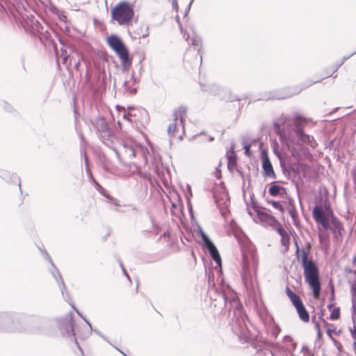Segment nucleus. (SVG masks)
Instances as JSON below:
<instances>
[{"label": "nucleus", "mask_w": 356, "mask_h": 356, "mask_svg": "<svg viewBox=\"0 0 356 356\" xmlns=\"http://www.w3.org/2000/svg\"><path fill=\"white\" fill-rule=\"evenodd\" d=\"M238 312L241 314V312ZM232 330L241 341H248L251 339L245 317L242 314L233 322Z\"/></svg>", "instance_id": "nucleus-8"}, {"label": "nucleus", "mask_w": 356, "mask_h": 356, "mask_svg": "<svg viewBox=\"0 0 356 356\" xmlns=\"http://www.w3.org/2000/svg\"><path fill=\"white\" fill-rule=\"evenodd\" d=\"M67 56H63V63H65L67 62Z\"/></svg>", "instance_id": "nucleus-40"}, {"label": "nucleus", "mask_w": 356, "mask_h": 356, "mask_svg": "<svg viewBox=\"0 0 356 356\" xmlns=\"http://www.w3.org/2000/svg\"><path fill=\"white\" fill-rule=\"evenodd\" d=\"M280 332V329L277 325H273L271 330V335L276 338Z\"/></svg>", "instance_id": "nucleus-24"}, {"label": "nucleus", "mask_w": 356, "mask_h": 356, "mask_svg": "<svg viewBox=\"0 0 356 356\" xmlns=\"http://www.w3.org/2000/svg\"><path fill=\"white\" fill-rule=\"evenodd\" d=\"M275 230L281 236L282 245L284 247H285L286 250H287L290 244V237L288 233L286 232V231L284 229L281 225L279 227H277V228Z\"/></svg>", "instance_id": "nucleus-15"}, {"label": "nucleus", "mask_w": 356, "mask_h": 356, "mask_svg": "<svg viewBox=\"0 0 356 356\" xmlns=\"http://www.w3.org/2000/svg\"><path fill=\"white\" fill-rule=\"evenodd\" d=\"M95 184L96 185V188L98 190V191L102 193L103 195H104L105 197L109 198V199H111L108 195H107L105 193V190L98 184L97 183L96 181H95Z\"/></svg>", "instance_id": "nucleus-25"}, {"label": "nucleus", "mask_w": 356, "mask_h": 356, "mask_svg": "<svg viewBox=\"0 0 356 356\" xmlns=\"http://www.w3.org/2000/svg\"><path fill=\"white\" fill-rule=\"evenodd\" d=\"M316 327H317V329H318V332H318V337H321V330H320L319 327H318V325H316Z\"/></svg>", "instance_id": "nucleus-37"}, {"label": "nucleus", "mask_w": 356, "mask_h": 356, "mask_svg": "<svg viewBox=\"0 0 356 356\" xmlns=\"http://www.w3.org/2000/svg\"><path fill=\"white\" fill-rule=\"evenodd\" d=\"M281 140L286 144L288 147L293 144H300V143H307L311 147H314L315 143L313 142V138L303 133L299 119L295 122V129L282 130L280 133Z\"/></svg>", "instance_id": "nucleus-4"}, {"label": "nucleus", "mask_w": 356, "mask_h": 356, "mask_svg": "<svg viewBox=\"0 0 356 356\" xmlns=\"http://www.w3.org/2000/svg\"><path fill=\"white\" fill-rule=\"evenodd\" d=\"M291 301L292 302L293 305L295 306L296 308L302 304L300 298L298 296H295L294 298H291Z\"/></svg>", "instance_id": "nucleus-23"}, {"label": "nucleus", "mask_w": 356, "mask_h": 356, "mask_svg": "<svg viewBox=\"0 0 356 356\" xmlns=\"http://www.w3.org/2000/svg\"><path fill=\"white\" fill-rule=\"evenodd\" d=\"M200 233L202 237V239L204 243V245L208 249L212 259L215 261L217 266H221V259L218 251L212 241L209 239V238L206 235V234L200 229Z\"/></svg>", "instance_id": "nucleus-9"}, {"label": "nucleus", "mask_w": 356, "mask_h": 356, "mask_svg": "<svg viewBox=\"0 0 356 356\" xmlns=\"http://www.w3.org/2000/svg\"><path fill=\"white\" fill-rule=\"evenodd\" d=\"M213 140V137H209V141H212Z\"/></svg>", "instance_id": "nucleus-46"}, {"label": "nucleus", "mask_w": 356, "mask_h": 356, "mask_svg": "<svg viewBox=\"0 0 356 356\" xmlns=\"http://www.w3.org/2000/svg\"><path fill=\"white\" fill-rule=\"evenodd\" d=\"M262 169L264 171V175L266 177L275 179V174L274 172L272 164L266 155L262 157Z\"/></svg>", "instance_id": "nucleus-13"}, {"label": "nucleus", "mask_w": 356, "mask_h": 356, "mask_svg": "<svg viewBox=\"0 0 356 356\" xmlns=\"http://www.w3.org/2000/svg\"><path fill=\"white\" fill-rule=\"evenodd\" d=\"M244 149H245V153L247 156H250V145H244Z\"/></svg>", "instance_id": "nucleus-32"}, {"label": "nucleus", "mask_w": 356, "mask_h": 356, "mask_svg": "<svg viewBox=\"0 0 356 356\" xmlns=\"http://www.w3.org/2000/svg\"><path fill=\"white\" fill-rule=\"evenodd\" d=\"M115 152L119 159L124 164L134 159H138L140 163L145 164L147 162L148 149L132 138L122 139L121 145Z\"/></svg>", "instance_id": "nucleus-2"}, {"label": "nucleus", "mask_w": 356, "mask_h": 356, "mask_svg": "<svg viewBox=\"0 0 356 356\" xmlns=\"http://www.w3.org/2000/svg\"><path fill=\"white\" fill-rule=\"evenodd\" d=\"M136 81L134 79V76H132L130 81H125L124 83V86L125 89L129 92H135L136 91V88L135 87Z\"/></svg>", "instance_id": "nucleus-18"}, {"label": "nucleus", "mask_w": 356, "mask_h": 356, "mask_svg": "<svg viewBox=\"0 0 356 356\" xmlns=\"http://www.w3.org/2000/svg\"><path fill=\"white\" fill-rule=\"evenodd\" d=\"M118 124L119 127L121 129V122L120 120L118 121Z\"/></svg>", "instance_id": "nucleus-43"}, {"label": "nucleus", "mask_w": 356, "mask_h": 356, "mask_svg": "<svg viewBox=\"0 0 356 356\" xmlns=\"http://www.w3.org/2000/svg\"><path fill=\"white\" fill-rule=\"evenodd\" d=\"M296 310L298 313L300 318L304 322H308L309 320V316L307 310L305 309L303 304L296 307Z\"/></svg>", "instance_id": "nucleus-17"}, {"label": "nucleus", "mask_w": 356, "mask_h": 356, "mask_svg": "<svg viewBox=\"0 0 356 356\" xmlns=\"http://www.w3.org/2000/svg\"><path fill=\"white\" fill-rule=\"evenodd\" d=\"M106 136H112L111 134V131L109 130H106V131H102V137L105 140V137Z\"/></svg>", "instance_id": "nucleus-31"}, {"label": "nucleus", "mask_w": 356, "mask_h": 356, "mask_svg": "<svg viewBox=\"0 0 356 356\" xmlns=\"http://www.w3.org/2000/svg\"><path fill=\"white\" fill-rule=\"evenodd\" d=\"M120 265H121V266H122V264ZM122 270H123L124 275L129 279V277L128 274L127 273L126 270H124V268L123 267H122Z\"/></svg>", "instance_id": "nucleus-39"}, {"label": "nucleus", "mask_w": 356, "mask_h": 356, "mask_svg": "<svg viewBox=\"0 0 356 356\" xmlns=\"http://www.w3.org/2000/svg\"><path fill=\"white\" fill-rule=\"evenodd\" d=\"M193 1V0L191 1L190 3H189V6H188V10L190 9V6H191Z\"/></svg>", "instance_id": "nucleus-45"}, {"label": "nucleus", "mask_w": 356, "mask_h": 356, "mask_svg": "<svg viewBox=\"0 0 356 356\" xmlns=\"http://www.w3.org/2000/svg\"><path fill=\"white\" fill-rule=\"evenodd\" d=\"M106 42L110 48L119 57L123 70H128L131 63L129 51L120 37L111 35L106 38Z\"/></svg>", "instance_id": "nucleus-5"}, {"label": "nucleus", "mask_w": 356, "mask_h": 356, "mask_svg": "<svg viewBox=\"0 0 356 356\" xmlns=\"http://www.w3.org/2000/svg\"><path fill=\"white\" fill-rule=\"evenodd\" d=\"M184 38L186 39V40H187V41H188V39H189V34H188V33H187V34H186V33H184Z\"/></svg>", "instance_id": "nucleus-38"}, {"label": "nucleus", "mask_w": 356, "mask_h": 356, "mask_svg": "<svg viewBox=\"0 0 356 356\" xmlns=\"http://www.w3.org/2000/svg\"><path fill=\"white\" fill-rule=\"evenodd\" d=\"M272 204L275 209H277L280 210L282 209V207L281 204L278 202H273Z\"/></svg>", "instance_id": "nucleus-30"}, {"label": "nucleus", "mask_w": 356, "mask_h": 356, "mask_svg": "<svg viewBox=\"0 0 356 356\" xmlns=\"http://www.w3.org/2000/svg\"><path fill=\"white\" fill-rule=\"evenodd\" d=\"M286 294L289 296V298H290V300L293 298H294V297L297 296L289 288L286 289Z\"/></svg>", "instance_id": "nucleus-29"}, {"label": "nucleus", "mask_w": 356, "mask_h": 356, "mask_svg": "<svg viewBox=\"0 0 356 356\" xmlns=\"http://www.w3.org/2000/svg\"><path fill=\"white\" fill-rule=\"evenodd\" d=\"M76 313L86 321V323L88 324V328L86 330V332L80 334V337L82 338V339H84V338H86L88 337L89 335L91 334V332H92V325L81 314V313L77 310L76 309Z\"/></svg>", "instance_id": "nucleus-20"}, {"label": "nucleus", "mask_w": 356, "mask_h": 356, "mask_svg": "<svg viewBox=\"0 0 356 356\" xmlns=\"http://www.w3.org/2000/svg\"><path fill=\"white\" fill-rule=\"evenodd\" d=\"M300 261L304 270L305 281L312 288L314 296L317 298L319 297L321 292L318 268L312 259H308L307 254L305 250H302L300 255Z\"/></svg>", "instance_id": "nucleus-3"}, {"label": "nucleus", "mask_w": 356, "mask_h": 356, "mask_svg": "<svg viewBox=\"0 0 356 356\" xmlns=\"http://www.w3.org/2000/svg\"><path fill=\"white\" fill-rule=\"evenodd\" d=\"M348 57L343 58V61L346 60Z\"/></svg>", "instance_id": "nucleus-47"}, {"label": "nucleus", "mask_w": 356, "mask_h": 356, "mask_svg": "<svg viewBox=\"0 0 356 356\" xmlns=\"http://www.w3.org/2000/svg\"><path fill=\"white\" fill-rule=\"evenodd\" d=\"M334 332V331H333V330H332V329L328 328V329L327 330V335L330 337V339H331L332 340V339H334V338L332 337V332Z\"/></svg>", "instance_id": "nucleus-34"}, {"label": "nucleus", "mask_w": 356, "mask_h": 356, "mask_svg": "<svg viewBox=\"0 0 356 356\" xmlns=\"http://www.w3.org/2000/svg\"><path fill=\"white\" fill-rule=\"evenodd\" d=\"M259 220L265 226H270L275 229L280 225L278 221L266 211H257Z\"/></svg>", "instance_id": "nucleus-11"}, {"label": "nucleus", "mask_w": 356, "mask_h": 356, "mask_svg": "<svg viewBox=\"0 0 356 356\" xmlns=\"http://www.w3.org/2000/svg\"><path fill=\"white\" fill-rule=\"evenodd\" d=\"M117 109L119 115H122L123 119L130 122L135 121V120H133V118L136 117L137 111L129 108L128 111H127L124 108H120L118 106H117Z\"/></svg>", "instance_id": "nucleus-14"}, {"label": "nucleus", "mask_w": 356, "mask_h": 356, "mask_svg": "<svg viewBox=\"0 0 356 356\" xmlns=\"http://www.w3.org/2000/svg\"><path fill=\"white\" fill-rule=\"evenodd\" d=\"M95 184L96 185V188L98 190V191L102 193L103 195H104L105 197L109 198V199H111L108 195H107L105 193V190L98 184L97 183L96 181H95Z\"/></svg>", "instance_id": "nucleus-26"}, {"label": "nucleus", "mask_w": 356, "mask_h": 356, "mask_svg": "<svg viewBox=\"0 0 356 356\" xmlns=\"http://www.w3.org/2000/svg\"><path fill=\"white\" fill-rule=\"evenodd\" d=\"M191 44L195 48L197 49L198 53L200 51V49L202 48V40H201V38L195 33H193L192 35Z\"/></svg>", "instance_id": "nucleus-19"}, {"label": "nucleus", "mask_w": 356, "mask_h": 356, "mask_svg": "<svg viewBox=\"0 0 356 356\" xmlns=\"http://www.w3.org/2000/svg\"><path fill=\"white\" fill-rule=\"evenodd\" d=\"M332 341L334 342L335 346L337 348L338 350H341V345L339 342H338L335 339H332Z\"/></svg>", "instance_id": "nucleus-33"}, {"label": "nucleus", "mask_w": 356, "mask_h": 356, "mask_svg": "<svg viewBox=\"0 0 356 356\" xmlns=\"http://www.w3.org/2000/svg\"><path fill=\"white\" fill-rule=\"evenodd\" d=\"M134 10L130 4L127 2H121L111 10L112 18L119 24H127L134 16Z\"/></svg>", "instance_id": "nucleus-6"}, {"label": "nucleus", "mask_w": 356, "mask_h": 356, "mask_svg": "<svg viewBox=\"0 0 356 356\" xmlns=\"http://www.w3.org/2000/svg\"><path fill=\"white\" fill-rule=\"evenodd\" d=\"M355 333L353 335V337L355 339H356V327H355Z\"/></svg>", "instance_id": "nucleus-42"}, {"label": "nucleus", "mask_w": 356, "mask_h": 356, "mask_svg": "<svg viewBox=\"0 0 356 356\" xmlns=\"http://www.w3.org/2000/svg\"><path fill=\"white\" fill-rule=\"evenodd\" d=\"M215 198H216V203L218 204V205H220V203L219 202V200H218V198L216 197V196H215Z\"/></svg>", "instance_id": "nucleus-41"}, {"label": "nucleus", "mask_w": 356, "mask_h": 356, "mask_svg": "<svg viewBox=\"0 0 356 356\" xmlns=\"http://www.w3.org/2000/svg\"><path fill=\"white\" fill-rule=\"evenodd\" d=\"M280 187L277 185H274L270 187L269 193L271 195L275 196L280 193Z\"/></svg>", "instance_id": "nucleus-21"}, {"label": "nucleus", "mask_w": 356, "mask_h": 356, "mask_svg": "<svg viewBox=\"0 0 356 356\" xmlns=\"http://www.w3.org/2000/svg\"><path fill=\"white\" fill-rule=\"evenodd\" d=\"M355 53H356V51H355L354 53H353V54H351V56H352V55H353V54H355Z\"/></svg>", "instance_id": "nucleus-48"}, {"label": "nucleus", "mask_w": 356, "mask_h": 356, "mask_svg": "<svg viewBox=\"0 0 356 356\" xmlns=\"http://www.w3.org/2000/svg\"><path fill=\"white\" fill-rule=\"evenodd\" d=\"M242 251V277L243 283L249 291H254L257 286L256 273L258 258L256 249L252 243L246 241L241 247Z\"/></svg>", "instance_id": "nucleus-1"}, {"label": "nucleus", "mask_w": 356, "mask_h": 356, "mask_svg": "<svg viewBox=\"0 0 356 356\" xmlns=\"http://www.w3.org/2000/svg\"><path fill=\"white\" fill-rule=\"evenodd\" d=\"M284 340L285 342H289V341L292 342L293 341V339L289 336H286L284 337Z\"/></svg>", "instance_id": "nucleus-36"}, {"label": "nucleus", "mask_w": 356, "mask_h": 356, "mask_svg": "<svg viewBox=\"0 0 356 356\" xmlns=\"http://www.w3.org/2000/svg\"><path fill=\"white\" fill-rule=\"evenodd\" d=\"M340 316V312H339V309L338 308H335L334 309L331 314H330V319L331 320H337Z\"/></svg>", "instance_id": "nucleus-22"}, {"label": "nucleus", "mask_w": 356, "mask_h": 356, "mask_svg": "<svg viewBox=\"0 0 356 356\" xmlns=\"http://www.w3.org/2000/svg\"><path fill=\"white\" fill-rule=\"evenodd\" d=\"M313 217L316 222L321 224L325 229H327L329 228L328 219L326 218L321 208L318 207H314L313 209Z\"/></svg>", "instance_id": "nucleus-12"}, {"label": "nucleus", "mask_w": 356, "mask_h": 356, "mask_svg": "<svg viewBox=\"0 0 356 356\" xmlns=\"http://www.w3.org/2000/svg\"><path fill=\"white\" fill-rule=\"evenodd\" d=\"M171 5L172 9H174L176 12H178L179 6L177 0H171Z\"/></svg>", "instance_id": "nucleus-27"}, {"label": "nucleus", "mask_w": 356, "mask_h": 356, "mask_svg": "<svg viewBox=\"0 0 356 356\" xmlns=\"http://www.w3.org/2000/svg\"><path fill=\"white\" fill-rule=\"evenodd\" d=\"M353 307L354 309H355V303L354 300H353Z\"/></svg>", "instance_id": "nucleus-44"}, {"label": "nucleus", "mask_w": 356, "mask_h": 356, "mask_svg": "<svg viewBox=\"0 0 356 356\" xmlns=\"http://www.w3.org/2000/svg\"><path fill=\"white\" fill-rule=\"evenodd\" d=\"M186 109L180 108L173 114L172 122L169 124L168 128V135L170 136L179 134V138H182L185 134L184 120L186 118Z\"/></svg>", "instance_id": "nucleus-7"}, {"label": "nucleus", "mask_w": 356, "mask_h": 356, "mask_svg": "<svg viewBox=\"0 0 356 356\" xmlns=\"http://www.w3.org/2000/svg\"><path fill=\"white\" fill-rule=\"evenodd\" d=\"M60 329L63 333L75 337L76 332L74 328L73 315L72 313L67 314L60 321ZM74 340L76 341V337H74Z\"/></svg>", "instance_id": "nucleus-10"}, {"label": "nucleus", "mask_w": 356, "mask_h": 356, "mask_svg": "<svg viewBox=\"0 0 356 356\" xmlns=\"http://www.w3.org/2000/svg\"><path fill=\"white\" fill-rule=\"evenodd\" d=\"M286 294L289 296V298H290V300L293 298H294V297L297 296L289 288L286 289Z\"/></svg>", "instance_id": "nucleus-28"}, {"label": "nucleus", "mask_w": 356, "mask_h": 356, "mask_svg": "<svg viewBox=\"0 0 356 356\" xmlns=\"http://www.w3.org/2000/svg\"><path fill=\"white\" fill-rule=\"evenodd\" d=\"M52 275L55 277V279L57 281V282L58 283V285H59V287H60V289L61 291L63 296L68 302L69 300H68L67 298L65 296V293H64V290L65 289V286L63 281L61 279V277H60V275L59 272L58 271L57 269H55V272H52Z\"/></svg>", "instance_id": "nucleus-16"}, {"label": "nucleus", "mask_w": 356, "mask_h": 356, "mask_svg": "<svg viewBox=\"0 0 356 356\" xmlns=\"http://www.w3.org/2000/svg\"><path fill=\"white\" fill-rule=\"evenodd\" d=\"M186 188H187L188 192V195L187 197L189 198V196L192 195L191 188V186L188 184L186 186Z\"/></svg>", "instance_id": "nucleus-35"}]
</instances>
